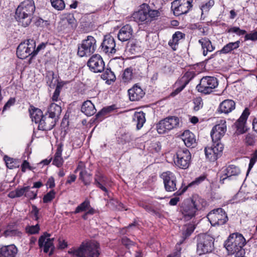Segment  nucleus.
<instances>
[{"label": "nucleus", "instance_id": "f257e3e1", "mask_svg": "<svg viewBox=\"0 0 257 257\" xmlns=\"http://www.w3.org/2000/svg\"><path fill=\"white\" fill-rule=\"evenodd\" d=\"M207 206L206 200L196 194L183 200L180 204V211L184 220L189 221L203 211Z\"/></svg>", "mask_w": 257, "mask_h": 257}, {"label": "nucleus", "instance_id": "f03ea898", "mask_svg": "<svg viewBox=\"0 0 257 257\" xmlns=\"http://www.w3.org/2000/svg\"><path fill=\"white\" fill-rule=\"evenodd\" d=\"M35 11L34 1L26 0L22 2L16 9L15 18L20 25L26 27L31 24Z\"/></svg>", "mask_w": 257, "mask_h": 257}, {"label": "nucleus", "instance_id": "7ed1b4c3", "mask_svg": "<svg viewBox=\"0 0 257 257\" xmlns=\"http://www.w3.org/2000/svg\"><path fill=\"white\" fill-rule=\"evenodd\" d=\"M68 253L74 257H99L100 244L97 241L82 242L77 248H70Z\"/></svg>", "mask_w": 257, "mask_h": 257}, {"label": "nucleus", "instance_id": "20e7f679", "mask_svg": "<svg viewBox=\"0 0 257 257\" xmlns=\"http://www.w3.org/2000/svg\"><path fill=\"white\" fill-rule=\"evenodd\" d=\"M245 244V239L241 234L233 233L225 241L224 246L229 254H234L235 257H242L245 253L243 248Z\"/></svg>", "mask_w": 257, "mask_h": 257}, {"label": "nucleus", "instance_id": "39448f33", "mask_svg": "<svg viewBox=\"0 0 257 257\" xmlns=\"http://www.w3.org/2000/svg\"><path fill=\"white\" fill-rule=\"evenodd\" d=\"M160 15L158 10L152 9L148 4L144 3L140 6L138 11L133 13L132 18L140 24H148L156 20Z\"/></svg>", "mask_w": 257, "mask_h": 257}, {"label": "nucleus", "instance_id": "423d86ee", "mask_svg": "<svg viewBox=\"0 0 257 257\" xmlns=\"http://www.w3.org/2000/svg\"><path fill=\"white\" fill-rule=\"evenodd\" d=\"M214 238L206 234H199L197 237V252L199 255L212 252L214 249Z\"/></svg>", "mask_w": 257, "mask_h": 257}, {"label": "nucleus", "instance_id": "0eeeda50", "mask_svg": "<svg viewBox=\"0 0 257 257\" xmlns=\"http://www.w3.org/2000/svg\"><path fill=\"white\" fill-rule=\"evenodd\" d=\"M96 40L92 36H87L78 46L77 54L81 57L90 56L96 49Z\"/></svg>", "mask_w": 257, "mask_h": 257}, {"label": "nucleus", "instance_id": "6e6552de", "mask_svg": "<svg viewBox=\"0 0 257 257\" xmlns=\"http://www.w3.org/2000/svg\"><path fill=\"white\" fill-rule=\"evenodd\" d=\"M35 48H36L35 41L33 39H28L19 45L17 49V55L21 59H24L30 56L29 62L31 63L34 57V56H33V50Z\"/></svg>", "mask_w": 257, "mask_h": 257}, {"label": "nucleus", "instance_id": "1a4fd4ad", "mask_svg": "<svg viewBox=\"0 0 257 257\" xmlns=\"http://www.w3.org/2000/svg\"><path fill=\"white\" fill-rule=\"evenodd\" d=\"M180 119L176 116H169L161 119L157 124V130L159 134H164L179 127Z\"/></svg>", "mask_w": 257, "mask_h": 257}, {"label": "nucleus", "instance_id": "9d476101", "mask_svg": "<svg viewBox=\"0 0 257 257\" xmlns=\"http://www.w3.org/2000/svg\"><path fill=\"white\" fill-rule=\"evenodd\" d=\"M207 216L213 226L223 225L228 220L227 213L221 208H218L211 210Z\"/></svg>", "mask_w": 257, "mask_h": 257}, {"label": "nucleus", "instance_id": "9b49d317", "mask_svg": "<svg viewBox=\"0 0 257 257\" xmlns=\"http://www.w3.org/2000/svg\"><path fill=\"white\" fill-rule=\"evenodd\" d=\"M191 159L189 151L186 149H180L176 153L174 163L179 168L185 169L189 167Z\"/></svg>", "mask_w": 257, "mask_h": 257}, {"label": "nucleus", "instance_id": "f8f14e48", "mask_svg": "<svg viewBox=\"0 0 257 257\" xmlns=\"http://www.w3.org/2000/svg\"><path fill=\"white\" fill-rule=\"evenodd\" d=\"M224 146L220 142H213L211 147L205 148L204 152L207 159L210 162H215L223 153Z\"/></svg>", "mask_w": 257, "mask_h": 257}, {"label": "nucleus", "instance_id": "ddd939ff", "mask_svg": "<svg viewBox=\"0 0 257 257\" xmlns=\"http://www.w3.org/2000/svg\"><path fill=\"white\" fill-rule=\"evenodd\" d=\"M192 2L193 0H175L172 3L171 9L176 16L186 14L192 8Z\"/></svg>", "mask_w": 257, "mask_h": 257}, {"label": "nucleus", "instance_id": "4468645a", "mask_svg": "<svg viewBox=\"0 0 257 257\" xmlns=\"http://www.w3.org/2000/svg\"><path fill=\"white\" fill-rule=\"evenodd\" d=\"M160 177L163 180L164 188L167 192H173L177 189V178L174 173L169 171L164 172L160 175Z\"/></svg>", "mask_w": 257, "mask_h": 257}, {"label": "nucleus", "instance_id": "2eb2a0df", "mask_svg": "<svg viewBox=\"0 0 257 257\" xmlns=\"http://www.w3.org/2000/svg\"><path fill=\"white\" fill-rule=\"evenodd\" d=\"M51 236L50 233L45 232L43 235H41L38 240V245L40 248L43 247V251L45 253L49 252V255H52L55 250V246L54 245V238H48Z\"/></svg>", "mask_w": 257, "mask_h": 257}, {"label": "nucleus", "instance_id": "dca6fc26", "mask_svg": "<svg viewBox=\"0 0 257 257\" xmlns=\"http://www.w3.org/2000/svg\"><path fill=\"white\" fill-rule=\"evenodd\" d=\"M226 132V122L221 119L219 123L214 126L211 131L210 135L213 142H220V139L224 136Z\"/></svg>", "mask_w": 257, "mask_h": 257}, {"label": "nucleus", "instance_id": "f3484780", "mask_svg": "<svg viewBox=\"0 0 257 257\" xmlns=\"http://www.w3.org/2000/svg\"><path fill=\"white\" fill-rule=\"evenodd\" d=\"M101 50L105 54H114L116 52L115 42L110 35H105L100 45Z\"/></svg>", "mask_w": 257, "mask_h": 257}, {"label": "nucleus", "instance_id": "a211bd4d", "mask_svg": "<svg viewBox=\"0 0 257 257\" xmlns=\"http://www.w3.org/2000/svg\"><path fill=\"white\" fill-rule=\"evenodd\" d=\"M87 66L94 72H101L104 68V63L99 55H93L87 62Z\"/></svg>", "mask_w": 257, "mask_h": 257}, {"label": "nucleus", "instance_id": "6ab92c4d", "mask_svg": "<svg viewBox=\"0 0 257 257\" xmlns=\"http://www.w3.org/2000/svg\"><path fill=\"white\" fill-rule=\"evenodd\" d=\"M249 114V109L245 108L239 118L235 122L234 125L236 129V132L238 134H243L247 131L246 127V123Z\"/></svg>", "mask_w": 257, "mask_h": 257}, {"label": "nucleus", "instance_id": "aec40b11", "mask_svg": "<svg viewBox=\"0 0 257 257\" xmlns=\"http://www.w3.org/2000/svg\"><path fill=\"white\" fill-rule=\"evenodd\" d=\"M94 180V185L108 195V190L105 187L107 183L108 178L98 169L95 171Z\"/></svg>", "mask_w": 257, "mask_h": 257}, {"label": "nucleus", "instance_id": "412c9836", "mask_svg": "<svg viewBox=\"0 0 257 257\" xmlns=\"http://www.w3.org/2000/svg\"><path fill=\"white\" fill-rule=\"evenodd\" d=\"M57 121L46 113L44 114V117L38 124V128L39 130L47 132L54 128Z\"/></svg>", "mask_w": 257, "mask_h": 257}, {"label": "nucleus", "instance_id": "4be33fe9", "mask_svg": "<svg viewBox=\"0 0 257 257\" xmlns=\"http://www.w3.org/2000/svg\"><path fill=\"white\" fill-rule=\"evenodd\" d=\"M224 173L220 177V182L224 183L226 179L230 180L232 176H237L240 173V170L238 167L234 165H229L226 167L224 171Z\"/></svg>", "mask_w": 257, "mask_h": 257}, {"label": "nucleus", "instance_id": "5701e85b", "mask_svg": "<svg viewBox=\"0 0 257 257\" xmlns=\"http://www.w3.org/2000/svg\"><path fill=\"white\" fill-rule=\"evenodd\" d=\"M180 138L188 148H194L197 146V141L195 135L190 130H185L180 135Z\"/></svg>", "mask_w": 257, "mask_h": 257}, {"label": "nucleus", "instance_id": "b1692460", "mask_svg": "<svg viewBox=\"0 0 257 257\" xmlns=\"http://www.w3.org/2000/svg\"><path fill=\"white\" fill-rule=\"evenodd\" d=\"M218 85V81H200L196 86L197 90L203 94H207L211 93L213 89Z\"/></svg>", "mask_w": 257, "mask_h": 257}, {"label": "nucleus", "instance_id": "393cba45", "mask_svg": "<svg viewBox=\"0 0 257 257\" xmlns=\"http://www.w3.org/2000/svg\"><path fill=\"white\" fill-rule=\"evenodd\" d=\"M47 83L51 89H55L51 97L52 100L57 101L59 100L60 92L66 83L64 81H47Z\"/></svg>", "mask_w": 257, "mask_h": 257}, {"label": "nucleus", "instance_id": "a878e982", "mask_svg": "<svg viewBox=\"0 0 257 257\" xmlns=\"http://www.w3.org/2000/svg\"><path fill=\"white\" fill-rule=\"evenodd\" d=\"M18 249L14 244L0 245V257H16Z\"/></svg>", "mask_w": 257, "mask_h": 257}, {"label": "nucleus", "instance_id": "bb28decb", "mask_svg": "<svg viewBox=\"0 0 257 257\" xmlns=\"http://www.w3.org/2000/svg\"><path fill=\"white\" fill-rule=\"evenodd\" d=\"M139 205L143 208L148 212L151 213L152 214L155 215L159 217L161 216V207L160 204L158 203L155 205L144 201H140L139 203Z\"/></svg>", "mask_w": 257, "mask_h": 257}, {"label": "nucleus", "instance_id": "cd10ccee", "mask_svg": "<svg viewBox=\"0 0 257 257\" xmlns=\"http://www.w3.org/2000/svg\"><path fill=\"white\" fill-rule=\"evenodd\" d=\"M133 32L132 26L126 24L119 30L117 34L118 39L121 42L127 41L132 37Z\"/></svg>", "mask_w": 257, "mask_h": 257}, {"label": "nucleus", "instance_id": "c85d7f7f", "mask_svg": "<svg viewBox=\"0 0 257 257\" xmlns=\"http://www.w3.org/2000/svg\"><path fill=\"white\" fill-rule=\"evenodd\" d=\"M56 152L54 158H52V164L58 168H61L63 166L64 162L62 156L63 147V143H59L56 146Z\"/></svg>", "mask_w": 257, "mask_h": 257}, {"label": "nucleus", "instance_id": "c756f323", "mask_svg": "<svg viewBox=\"0 0 257 257\" xmlns=\"http://www.w3.org/2000/svg\"><path fill=\"white\" fill-rule=\"evenodd\" d=\"M128 94L131 101H138L144 96V91L136 84L134 87L128 90Z\"/></svg>", "mask_w": 257, "mask_h": 257}, {"label": "nucleus", "instance_id": "7c9ffc66", "mask_svg": "<svg viewBox=\"0 0 257 257\" xmlns=\"http://www.w3.org/2000/svg\"><path fill=\"white\" fill-rule=\"evenodd\" d=\"M235 103L231 99H225L221 102L218 108L219 113L228 114L235 109Z\"/></svg>", "mask_w": 257, "mask_h": 257}, {"label": "nucleus", "instance_id": "2f4dec72", "mask_svg": "<svg viewBox=\"0 0 257 257\" xmlns=\"http://www.w3.org/2000/svg\"><path fill=\"white\" fill-rule=\"evenodd\" d=\"M206 178V175H202L196 178L195 179L189 183L188 185H185L183 183L182 184V186L179 188L175 193V195L180 196L184 194L188 189L189 187H190L194 185H199L201 182L204 181Z\"/></svg>", "mask_w": 257, "mask_h": 257}, {"label": "nucleus", "instance_id": "473e14b6", "mask_svg": "<svg viewBox=\"0 0 257 257\" xmlns=\"http://www.w3.org/2000/svg\"><path fill=\"white\" fill-rule=\"evenodd\" d=\"M81 110L82 113L87 116H91L96 112V109L93 103L89 100L85 101L82 104Z\"/></svg>", "mask_w": 257, "mask_h": 257}, {"label": "nucleus", "instance_id": "72a5a7b5", "mask_svg": "<svg viewBox=\"0 0 257 257\" xmlns=\"http://www.w3.org/2000/svg\"><path fill=\"white\" fill-rule=\"evenodd\" d=\"M198 42L201 45L203 50V55L206 56L208 52H212L215 49V46L212 45L210 40L207 38L200 39Z\"/></svg>", "mask_w": 257, "mask_h": 257}, {"label": "nucleus", "instance_id": "f704fd0d", "mask_svg": "<svg viewBox=\"0 0 257 257\" xmlns=\"http://www.w3.org/2000/svg\"><path fill=\"white\" fill-rule=\"evenodd\" d=\"M61 107L55 103H52L49 105L48 111L46 112L48 115L58 120L59 116L61 113Z\"/></svg>", "mask_w": 257, "mask_h": 257}, {"label": "nucleus", "instance_id": "c9c22d12", "mask_svg": "<svg viewBox=\"0 0 257 257\" xmlns=\"http://www.w3.org/2000/svg\"><path fill=\"white\" fill-rule=\"evenodd\" d=\"M190 81H175L172 85L173 91L170 93V96L174 97L180 93Z\"/></svg>", "mask_w": 257, "mask_h": 257}, {"label": "nucleus", "instance_id": "e433bc0d", "mask_svg": "<svg viewBox=\"0 0 257 257\" xmlns=\"http://www.w3.org/2000/svg\"><path fill=\"white\" fill-rule=\"evenodd\" d=\"M145 113L141 111L136 112L134 114L133 120L136 122L137 128L138 130L141 129L146 121Z\"/></svg>", "mask_w": 257, "mask_h": 257}, {"label": "nucleus", "instance_id": "4c0bfd02", "mask_svg": "<svg viewBox=\"0 0 257 257\" xmlns=\"http://www.w3.org/2000/svg\"><path fill=\"white\" fill-rule=\"evenodd\" d=\"M185 37V34L181 32H176L172 36V39L169 41L168 44L175 51L176 50V46L178 41Z\"/></svg>", "mask_w": 257, "mask_h": 257}, {"label": "nucleus", "instance_id": "58836bf2", "mask_svg": "<svg viewBox=\"0 0 257 257\" xmlns=\"http://www.w3.org/2000/svg\"><path fill=\"white\" fill-rule=\"evenodd\" d=\"M31 117L33 121L38 124L44 117L42 111L39 108H34L30 112Z\"/></svg>", "mask_w": 257, "mask_h": 257}, {"label": "nucleus", "instance_id": "ea45409f", "mask_svg": "<svg viewBox=\"0 0 257 257\" xmlns=\"http://www.w3.org/2000/svg\"><path fill=\"white\" fill-rule=\"evenodd\" d=\"M4 160L7 167L10 169L18 168L20 166V161L19 159H14L6 155L4 157Z\"/></svg>", "mask_w": 257, "mask_h": 257}, {"label": "nucleus", "instance_id": "a19ab883", "mask_svg": "<svg viewBox=\"0 0 257 257\" xmlns=\"http://www.w3.org/2000/svg\"><path fill=\"white\" fill-rule=\"evenodd\" d=\"M196 226L194 223H189L185 224L182 231V237L183 239L185 240L189 237L193 232Z\"/></svg>", "mask_w": 257, "mask_h": 257}, {"label": "nucleus", "instance_id": "79ce46f5", "mask_svg": "<svg viewBox=\"0 0 257 257\" xmlns=\"http://www.w3.org/2000/svg\"><path fill=\"white\" fill-rule=\"evenodd\" d=\"M240 43L239 41L229 43L221 49L220 52H223V54H227L231 51L237 49L239 47Z\"/></svg>", "mask_w": 257, "mask_h": 257}, {"label": "nucleus", "instance_id": "37998d69", "mask_svg": "<svg viewBox=\"0 0 257 257\" xmlns=\"http://www.w3.org/2000/svg\"><path fill=\"white\" fill-rule=\"evenodd\" d=\"M92 174L89 173L86 170L80 172L79 179L83 183L85 186L90 185Z\"/></svg>", "mask_w": 257, "mask_h": 257}, {"label": "nucleus", "instance_id": "c03bdc74", "mask_svg": "<svg viewBox=\"0 0 257 257\" xmlns=\"http://www.w3.org/2000/svg\"><path fill=\"white\" fill-rule=\"evenodd\" d=\"M90 207V202L88 199H86L83 202L80 204L73 212V214H77L81 212L86 211L88 208Z\"/></svg>", "mask_w": 257, "mask_h": 257}, {"label": "nucleus", "instance_id": "a18cd8bd", "mask_svg": "<svg viewBox=\"0 0 257 257\" xmlns=\"http://www.w3.org/2000/svg\"><path fill=\"white\" fill-rule=\"evenodd\" d=\"M244 142L246 146H253L257 143V136L248 133L245 136Z\"/></svg>", "mask_w": 257, "mask_h": 257}, {"label": "nucleus", "instance_id": "49530a36", "mask_svg": "<svg viewBox=\"0 0 257 257\" xmlns=\"http://www.w3.org/2000/svg\"><path fill=\"white\" fill-rule=\"evenodd\" d=\"M135 74L133 72V69L132 67L125 69L122 75V78L125 80H132L135 79Z\"/></svg>", "mask_w": 257, "mask_h": 257}, {"label": "nucleus", "instance_id": "de8ad7c7", "mask_svg": "<svg viewBox=\"0 0 257 257\" xmlns=\"http://www.w3.org/2000/svg\"><path fill=\"white\" fill-rule=\"evenodd\" d=\"M26 232L29 234H36L39 232L40 227L39 223L35 225H28L26 227Z\"/></svg>", "mask_w": 257, "mask_h": 257}, {"label": "nucleus", "instance_id": "09e8293b", "mask_svg": "<svg viewBox=\"0 0 257 257\" xmlns=\"http://www.w3.org/2000/svg\"><path fill=\"white\" fill-rule=\"evenodd\" d=\"M101 78L103 80H115L116 77L114 73L110 69H107L102 74Z\"/></svg>", "mask_w": 257, "mask_h": 257}, {"label": "nucleus", "instance_id": "8fccbe9b", "mask_svg": "<svg viewBox=\"0 0 257 257\" xmlns=\"http://www.w3.org/2000/svg\"><path fill=\"white\" fill-rule=\"evenodd\" d=\"M194 103L193 110L197 111L203 107V102L201 97H196L193 100Z\"/></svg>", "mask_w": 257, "mask_h": 257}, {"label": "nucleus", "instance_id": "3c124183", "mask_svg": "<svg viewBox=\"0 0 257 257\" xmlns=\"http://www.w3.org/2000/svg\"><path fill=\"white\" fill-rule=\"evenodd\" d=\"M52 6L57 10H62L65 8V3L63 0H50Z\"/></svg>", "mask_w": 257, "mask_h": 257}, {"label": "nucleus", "instance_id": "603ef678", "mask_svg": "<svg viewBox=\"0 0 257 257\" xmlns=\"http://www.w3.org/2000/svg\"><path fill=\"white\" fill-rule=\"evenodd\" d=\"M56 192L52 190L45 194L43 198V202L44 203H48L53 200L55 197Z\"/></svg>", "mask_w": 257, "mask_h": 257}, {"label": "nucleus", "instance_id": "864d4df0", "mask_svg": "<svg viewBox=\"0 0 257 257\" xmlns=\"http://www.w3.org/2000/svg\"><path fill=\"white\" fill-rule=\"evenodd\" d=\"M214 0H209L204 4L202 5L200 7V9L202 11V15L203 14L204 12H208L209 10L214 6Z\"/></svg>", "mask_w": 257, "mask_h": 257}, {"label": "nucleus", "instance_id": "5fc2aeb1", "mask_svg": "<svg viewBox=\"0 0 257 257\" xmlns=\"http://www.w3.org/2000/svg\"><path fill=\"white\" fill-rule=\"evenodd\" d=\"M30 215L32 218L35 221H38L40 219L39 209L35 205H32V210L30 212Z\"/></svg>", "mask_w": 257, "mask_h": 257}, {"label": "nucleus", "instance_id": "6e6d98bb", "mask_svg": "<svg viewBox=\"0 0 257 257\" xmlns=\"http://www.w3.org/2000/svg\"><path fill=\"white\" fill-rule=\"evenodd\" d=\"M181 243H177L173 252L169 254L167 257H181Z\"/></svg>", "mask_w": 257, "mask_h": 257}, {"label": "nucleus", "instance_id": "4d7b16f0", "mask_svg": "<svg viewBox=\"0 0 257 257\" xmlns=\"http://www.w3.org/2000/svg\"><path fill=\"white\" fill-rule=\"evenodd\" d=\"M30 187L29 186L23 187L21 188H17L16 190V193L17 195V197H21L23 195L25 196V193L27 191L30 190Z\"/></svg>", "mask_w": 257, "mask_h": 257}, {"label": "nucleus", "instance_id": "13d9d810", "mask_svg": "<svg viewBox=\"0 0 257 257\" xmlns=\"http://www.w3.org/2000/svg\"><path fill=\"white\" fill-rule=\"evenodd\" d=\"M113 202H115L117 204L116 205V208L118 210L120 211L128 210V208L126 207L122 203L119 202L118 200L115 199H111L110 200V203H113Z\"/></svg>", "mask_w": 257, "mask_h": 257}, {"label": "nucleus", "instance_id": "bf43d9fd", "mask_svg": "<svg viewBox=\"0 0 257 257\" xmlns=\"http://www.w3.org/2000/svg\"><path fill=\"white\" fill-rule=\"evenodd\" d=\"M121 243L126 248L135 245V242L126 236L123 237L121 239Z\"/></svg>", "mask_w": 257, "mask_h": 257}, {"label": "nucleus", "instance_id": "052dcab7", "mask_svg": "<svg viewBox=\"0 0 257 257\" xmlns=\"http://www.w3.org/2000/svg\"><path fill=\"white\" fill-rule=\"evenodd\" d=\"M105 114H104L101 109L95 116V118L93 120L94 123H99L104 118Z\"/></svg>", "mask_w": 257, "mask_h": 257}, {"label": "nucleus", "instance_id": "680f3d73", "mask_svg": "<svg viewBox=\"0 0 257 257\" xmlns=\"http://www.w3.org/2000/svg\"><path fill=\"white\" fill-rule=\"evenodd\" d=\"M251 40L252 41H257V31L253 33L246 34L244 36V41Z\"/></svg>", "mask_w": 257, "mask_h": 257}, {"label": "nucleus", "instance_id": "e2e57ef3", "mask_svg": "<svg viewBox=\"0 0 257 257\" xmlns=\"http://www.w3.org/2000/svg\"><path fill=\"white\" fill-rule=\"evenodd\" d=\"M87 87L82 82L80 81L78 84L77 91L82 94H84L87 90Z\"/></svg>", "mask_w": 257, "mask_h": 257}, {"label": "nucleus", "instance_id": "0e129e2a", "mask_svg": "<svg viewBox=\"0 0 257 257\" xmlns=\"http://www.w3.org/2000/svg\"><path fill=\"white\" fill-rule=\"evenodd\" d=\"M38 191H27L25 193V197L29 198L30 200H34L37 197Z\"/></svg>", "mask_w": 257, "mask_h": 257}, {"label": "nucleus", "instance_id": "69168bd1", "mask_svg": "<svg viewBox=\"0 0 257 257\" xmlns=\"http://www.w3.org/2000/svg\"><path fill=\"white\" fill-rule=\"evenodd\" d=\"M16 102V99L14 97H11L8 101L5 104L3 111H5L8 108H9L11 106L13 105Z\"/></svg>", "mask_w": 257, "mask_h": 257}, {"label": "nucleus", "instance_id": "338daca9", "mask_svg": "<svg viewBox=\"0 0 257 257\" xmlns=\"http://www.w3.org/2000/svg\"><path fill=\"white\" fill-rule=\"evenodd\" d=\"M195 76V74L194 71H187L186 72L183 78L184 80H191Z\"/></svg>", "mask_w": 257, "mask_h": 257}, {"label": "nucleus", "instance_id": "774afa93", "mask_svg": "<svg viewBox=\"0 0 257 257\" xmlns=\"http://www.w3.org/2000/svg\"><path fill=\"white\" fill-rule=\"evenodd\" d=\"M116 108V106L115 105H112L108 106H106L103 107L101 110L103 111V113L105 115L107 114L112 112Z\"/></svg>", "mask_w": 257, "mask_h": 257}]
</instances>
